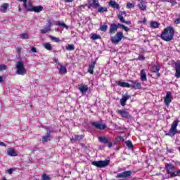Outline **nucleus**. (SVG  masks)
I'll return each instance as SVG.
<instances>
[{"mask_svg": "<svg viewBox=\"0 0 180 180\" xmlns=\"http://www.w3.org/2000/svg\"><path fill=\"white\" fill-rule=\"evenodd\" d=\"M176 16L178 18L174 20V25H180V15L178 14V15H176Z\"/></svg>", "mask_w": 180, "mask_h": 180, "instance_id": "43", "label": "nucleus"}, {"mask_svg": "<svg viewBox=\"0 0 180 180\" xmlns=\"http://www.w3.org/2000/svg\"><path fill=\"white\" fill-rule=\"evenodd\" d=\"M96 60H98V58L92 61L91 63L89 65L87 71L89 72V74H94V70L95 69V65H96Z\"/></svg>", "mask_w": 180, "mask_h": 180, "instance_id": "17", "label": "nucleus"}, {"mask_svg": "<svg viewBox=\"0 0 180 180\" xmlns=\"http://www.w3.org/2000/svg\"><path fill=\"white\" fill-rule=\"evenodd\" d=\"M9 8V4L4 3L3 5L0 6V12L2 13H6V11H8V8Z\"/></svg>", "mask_w": 180, "mask_h": 180, "instance_id": "23", "label": "nucleus"}, {"mask_svg": "<svg viewBox=\"0 0 180 180\" xmlns=\"http://www.w3.org/2000/svg\"><path fill=\"white\" fill-rule=\"evenodd\" d=\"M97 12H98V13H103L105 12H108V8L99 6Z\"/></svg>", "mask_w": 180, "mask_h": 180, "instance_id": "31", "label": "nucleus"}, {"mask_svg": "<svg viewBox=\"0 0 180 180\" xmlns=\"http://www.w3.org/2000/svg\"><path fill=\"white\" fill-rule=\"evenodd\" d=\"M127 9H134V4H133L131 3H127Z\"/></svg>", "mask_w": 180, "mask_h": 180, "instance_id": "45", "label": "nucleus"}, {"mask_svg": "<svg viewBox=\"0 0 180 180\" xmlns=\"http://www.w3.org/2000/svg\"><path fill=\"white\" fill-rule=\"evenodd\" d=\"M51 137V131L49 130L46 132L45 136H42V141L43 143H47L49 141V139Z\"/></svg>", "mask_w": 180, "mask_h": 180, "instance_id": "22", "label": "nucleus"}, {"mask_svg": "<svg viewBox=\"0 0 180 180\" xmlns=\"http://www.w3.org/2000/svg\"><path fill=\"white\" fill-rule=\"evenodd\" d=\"M150 27H152L153 29H158V27H160V22L157 21H151Z\"/></svg>", "mask_w": 180, "mask_h": 180, "instance_id": "29", "label": "nucleus"}, {"mask_svg": "<svg viewBox=\"0 0 180 180\" xmlns=\"http://www.w3.org/2000/svg\"><path fill=\"white\" fill-rule=\"evenodd\" d=\"M166 172L169 176V178H175L176 176H180V169L175 170V166L169 163L165 165Z\"/></svg>", "mask_w": 180, "mask_h": 180, "instance_id": "2", "label": "nucleus"}, {"mask_svg": "<svg viewBox=\"0 0 180 180\" xmlns=\"http://www.w3.org/2000/svg\"><path fill=\"white\" fill-rule=\"evenodd\" d=\"M63 1H65V4H67V3H70V2H74V0H63Z\"/></svg>", "mask_w": 180, "mask_h": 180, "instance_id": "58", "label": "nucleus"}, {"mask_svg": "<svg viewBox=\"0 0 180 180\" xmlns=\"http://www.w3.org/2000/svg\"><path fill=\"white\" fill-rule=\"evenodd\" d=\"M24 8L27 9L28 12H32L31 9H33V4L32 2H28L27 4L25 2L23 4Z\"/></svg>", "mask_w": 180, "mask_h": 180, "instance_id": "26", "label": "nucleus"}, {"mask_svg": "<svg viewBox=\"0 0 180 180\" xmlns=\"http://www.w3.org/2000/svg\"><path fill=\"white\" fill-rule=\"evenodd\" d=\"M101 4H99V0H92V1H89L88 9H91V8H94V9H96L100 6Z\"/></svg>", "mask_w": 180, "mask_h": 180, "instance_id": "11", "label": "nucleus"}, {"mask_svg": "<svg viewBox=\"0 0 180 180\" xmlns=\"http://www.w3.org/2000/svg\"><path fill=\"white\" fill-rule=\"evenodd\" d=\"M98 139L100 143L108 144V148H112L113 143L110 142V138L109 136H99Z\"/></svg>", "mask_w": 180, "mask_h": 180, "instance_id": "7", "label": "nucleus"}, {"mask_svg": "<svg viewBox=\"0 0 180 180\" xmlns=\"http://www.w3.org/2000/svg\"><path fill=\"white\" fill-rule=\"evenodd\" d=\"M160 65H153L152 67V72H160Z\"/></svg>", "mask_w": 180, "mask_h": 180, "instance_id": "36", "label": "nucleus"}, {"mask_svg": "<svg viewBox=\"0 0 180 180\" xmlns=\"http://www.w3.org/2000/svg\"><path fill=\"white\" fill-rule=\"evenodd\" d=\"M16 50H17V53H21L22 52V48H20V47H18L16 49Z\"/></svg>", "mask_w": 180, "mask_h": 180, "instance_id": "55", "label": "nucleus"}, {"mask_svg": "<svg viewBox=\"0 0 180 180\" xmlns=\"http://www.w3.org/2000/svg\"><path fill=\"white\" fill-rule=\"evenodd\" d=\"M137 60H139V61H144V60H146V57L143 55H140L138 56Z\"/></svg>", "mask_w": 180, "mask_h": 180, "instance_id": "48", "label": "nucleus"}, {"mask_svg": "<svg viewBox=\"0 0 180 180\" xmlns=\"http://www.w3.org/2000/svg\"><path fill=\"white\" fill-rule=\"evenodd\" d=\"M138 6L141 11H146L147 9V2L144 1V0H141Z\"/></svg>", "mask_w": 180, "mask_h": 180, "instance_id": "21", "label": "nucleus"}, {"mask_svg": "<svg viewBox=\"0 0 180 180\" xmlns=\"http://www.w3.org/2000/svg\"><path fill=\"white\" fill-rule=\"evenodd\" d=\"M84 137H85V135H75V137H72L70 139V141L72 143L74 144V143H77V141H81V140H84Z\"/></svg>", "mask_w": 180, "mask_h": 180, "instance_id": "16", "label": "nucleus"}, {"mask_svg": "<svg viewBox=\"0 0 180 180\" xmlns=\"http://www.w3.org/2000/svg\"><path fill=\"white\" fill-rule=\"evenodd\" d=\"M176 0H163L162 2H169L170 4H172V6H174V5H176Z\"/></svg>", "mask_w": 180, "mask_h": 180, "instance_id": "44", "label": "nucleus"}, {"mask_svg": "<svg viewBox=\"0 0 180 180\" xmlns=\"http://www.w3.org/2000/svg\"><path fill=\"white\" fill-rule=\"evenodd\" d=\"M7 155H9L10 157H17L18 153L15 151V148H9L7 149Z\"/></svg>", "mask_w": 180, "mask_h": 180, "instance_id": "19", "label": "nucleus"}, {"mask_svg": "<svg viewBox=\"0 0 180 180\" xmlns=\"http://www.w3.org/2000/svg\"><path fill=\"white\" fill-rule=\"evenodd\" d=\"M91 126L98 130H105V129H106V124H102L98 122H91Z\"/></svg>", "mask_w": 180, "mask_h": 180, "instance_id": "10", "label": "nucleus"}, {"mask_svg": "<svg viewBox=\"0 0 180 180\" xmlns=\"http://www.w3.org/2000/svg\"><path fill=\"white\" fill-rule=\"evenodd\" d=\"M49 39H51V40H52L55 43H59V41H61V39H60V38H57L53 36H49Z\"/></svg>", "mask_w": 180, "mask_h": 180, "instance_id": "39", "label": "nucleus"}, {"mask_svg": "<svg viewBox=\"0 0 180 180\" xmlns=\"http://www.w3.org/2000/svg\"><path fill=\"white\" fill-rule=\"evenodd\" d=\"M88 6H89V4H82L80 5L78 8L79 9V11H82V12H84V11H85V8H88Z\"/></svg>", "mask_w": 180, "mask_h": 180, "instance_id": "40", "label": "nucleus"}, {"mask_svg": "<svg viewBox=\"0 0 180 180\" xmlns=\"http://www.w3.org/2000/svg\"><path fill=\"white\" fill-rule=\"evenodd\" d=\"M133 172L131 170L124 171L122 173H119L115 176V178H129V176H131Z\"/></svg>", "mask_w": 180, "mask_h": 180, "instance_id": "9", "label": "nucleus"}, {"mask_svg": "<svg viewBox=\"0 0 180 180\" xmlns=\"http://www.w3.org/2000/svg\"><path fill=\"white\" fill-rule=\"evenodd\" d=\"M3 180H6V178L4 177V178H3Z\"/></svg>", "mask_w": 180, "mask_h": 180, "instance_id": "64", "label": "nucleus"}, {"mask_svg": "<svg viewBox=\"0 0 180 180\" xmlns=\"http://www.w3.org/2000/svg\"><path fill=\"white\" fill-rule=\"evenodd\" d=\"M30 11H32V12H35L36 13H39L43 11V6H34L32 7V9Z\"/></svg>", "mask_w": 180, "mask_h": 180, "instance_id": "27", "label": "nucleus"}, {"mask_svg": "<svg viewBox=\"0 0 180 180\" xmlns=\"http://www.w3.org/2000/svg\"><path fill=\"white\" fill-rule=\"evenodd\" d=\"M0 146H1V147H6V144L5 143L1 142V141H0Z\"/></svg>", "mask_w": 180, "mask_h": 180, "instance_id": "56", "label": "nucleus"}, {"mask_svg": "<svg viewBox=\"0 0 180 180\" xmlns=\"http://www.w3.org/2000/svg\"><path fill=\"white\" fill-rule=\"evenodd\" d=\"M129 82H131L130 88L131 89H141V83L138 82L137 80H130Z\"/></svg>", "mask_w": 180, "mask_h": 180, "instance_id": "12", "label": "nucleus"}, {"mask_svg": "<svg viewBox=\"0 0 180 180\" xmlns=\"http://www.w3.org/2000/svg\"><path fill=\"white\" fill-rule=\"evenodd\" d=\"M18 11L22 12V8L20 7V6H18Z\"/></svg>", "mask_w": 180, "mask_h": 180, "instance_id": "62", "label": "nucleus"}, {"mask_svg": "<svg viewBox=\"0 0 180 180\" xmlns=\"http://www.w3.org/2000/svg\"><path fill=\"white\" fill-rule=\"evenodd\" d=\"M59 73L61 75H63V74H67V67L64 65H60V68L59 69Z\"/></svg>", "mask_w": 180, "mask_h": 180, "instance_id": "30", "label": "nucleus"}, {"mask_svg": "<svg viewBox=\"0 0 180 180\" xmlns=\"http://www.w3.org/2000/svg\"><path fill=\"white\" fill-rule=\"evenodd\" d=\"M20 37L22 39H29V34H27V33L21 34Z\"/></svg>", "mask_w": 180, "mask_h": 180, "instance_id": "47", "label": "nucleus"}, {"mask_svg": "<svg viewBox=\"0 0 180 180\" xmlns=\"http://www.w3.org/2000/svg\"><path fill=\"white\" fill-rule=\"evenodd\" d=\"M117 18L120 20V22H121V23H124L126 20H124V18L123 17V15H117Z\"/></svg>", "mask_w": 180, "mask_h": 180, "instance_id": "46", "label": "nucleus"}, {"mask_svg": "<svg viewBox=\"0 0 180 180\" xmlns=\"http://www.w3.org/2000/svg\"><path fill=\"white\" fill-rule=\"evenodd\" d=\"M31 51L32 53H37V49H36V47H32Z\"/></svg>", "mask_w": 180, "mask_h": 180, "instance_id": "53", "label": "nucleus"}, {"mask_svg": "<svg viewBox=\"0 0 180 180\" xmlns=\"http://www.w3.org/2000/svg\"><path fill=\"white\" fill-rule=\"evenodd\" d=\"M99 30L101 32H107L108 31V25L106 24V22H105L103 25H100V28Z\"/></svg>", "mask_w": 180, "mask_h": 180, "instance_id": "34", "label": "nucleus"}, {"mask_svg": "<svg viewBox=\"0 0 180 180\" xmlns=\"http://www.w3.org/2000/svg\"><path fill=\"white\" fill-rule=\"evenodd\" d=\"M155 74H157L158 78H160V77L161 76V74L160 73V72H155Z\"/></svg>", "mask_w": 180, "mask_h": 180, "instance_id": "60", "label": "nucleus"}, {"mask_svg": "<svg viewBox=\"0 0 180 180\" xmlns=\"http://www.w3.org/2000/svg\"><path fill=\"white\" fill-rule=\"evenodd\" d=\"M109 164H110V160H109L93 161L91 162V165H94V167H97V168H105Z\"/></svg>", "mask_w": 180, "mask_h": 180, "instance_id": "6", "label": "nucleus"}, {"mask_svg": "<svg viewBox=\"0 0 180 180\" xmlns=\"http://www.w3.org/2000/svg\"><path fill=\"white\" fill-rule=\"evenodd\" d=\"M141 80L143 82L147 81V74L146 73L145 70H141Z\"/></svg>", "mask_w": 180, "mask_h": 180, "instance_id": "28", "label": "nucleus"}, {"mask_svg": "<svg viewBox=\"0 0 180 180\" xmlns=\"http://www.w3.org/2000/svg\"><path fill=\"white\" fill-rule=\"evenodd\" d=\"M118 15L123 16V15H126V11H121Z\"/></svg>", "mask_w": 180, "mask_h": 180, "instance_id": "57", "label": "nucleus"}, {"mask_svg": "<svg viewBox=\"0 0 180 180\" xmlns=\"http://www.w3.org/2000/svg\"><path fill=\"white\" fill-rule=\"evenodd\" d=\"M147 22V18H144L142 21H139V23H143V25H146Z\"/></svg>", "mask_w": 180, "mask_h": 180, "instance_id": "51", "label": "nucleus"}, {"mask_svg": "<svg viewBox=\"0 0 180 180\" xmlns=\"http://www.w3.org/2000/svg\"><path fill=\"white\" fill-rule=\"evenodd\" d=\"M117 32V25H116V23H112L110 25V34H115Z\"/></svg>", "mask_w": 180, "mask_h": 180, "instance_id": "18", "label": "nucleus"}, {"mask_svg": "<svg viewBox=\"0 0 180 180\" xmlns=\"http://www.w3.org/2000/svg\"><path fill=\"white\" fill-rule=\"evenodd\" d=\"M66 50H68V51H72L75 50V46H74V44H69L68 46H66Z\"/></svg>", "mask_w": 180, "mask_h": 180, "instance_id": "41", "label": "nucleus"}, {"mask_svg": "<svg viewBox=\"0 0 180 180\" xmlns=\"http://www.w3.org/2000/svg\"><path fill=\"white\" fill-rule=\"evenodd\" d=\"M49 25L44 27V29L41 30L40 32L42 34H46V33H49V32H51V26H53V22L49 20L48 21Z\"/></svg>", "mask_w": 180, "mask_h": 180, "instance_id": "13", "label": "nucleus"}, {"mask_svg": "<svg viewBox=\"0 0 180 180\" xmlns=\"http://www.w3.org/2000/svg\"><path fill=\"white\" fill-rule=\"evenodd\" d=\"M172 101V94L171 91H167L165 98V105L169 106V103Z\"/></svg>", "mask_w": 180, "mask_h": 180, "instance_id": "14", "label": "nucleus"}, {"mask_svg": "<svg viewBox=\"0 0 180 180\" xmlns=\"http://www.w3.org/2000/svg\"><path fill=\"white\" fill-rule=\"evenodd\" d=\"M178 123H179V120H174L171 125V128L169 132L165 131V136H169V137H174L175 134H178V129H176V127H178Z\"/></svg>", "mask_w": 180, "mask_h": 180, "instance_id": "3", "label": "nucleus"}, {"mask_svg": "<svg viewBox=\"0 0 180 180\" xmlns=\"http://www.w3.org/2000/svg\"><path fill=\"white\" fill-rule=\"evenodd\" d=\"M117 84L122 88H130V84L125 82L118 81L117 82Z\"/></svg>", "mask_w": 180, "mask_h": 180, "instance_id": "24", "label": "nucleus"}, {"mask_svg": "<svg viewBox=\"0 0 180 180\" xmlns=\"http://www.w3.org/2000/svg\"><path fill=\"white\" fill-rule=\"evenodd\" d=\"M131 98V96L130 95L127 94V93L125 94L120 100L121 106H126V102H127V101H129V99Z\"/></svg>", "mask_w": 180, "mask_h": 180, "instance_id": "15", "label": "nucleus"}, {"mask_svg": "<svg viewBox=\"0 0 180 180\" xmlns=\"http://www.w3.org/2000/svg\"><path fill=\"white\" fill-rule=\"evenodd\" d=\"M109 6H111V8H113L114 9H120V6H119V4H117L115 1H110L109 2Z\"/></svg>", "mask_w": 180, "mask_h": 180, "instance_id": "25", "label": "nucleus"}, {"mask_svg": "<svg viewBox=\"0 0 180 180\" xmlns=\"http://www.w3.org/2000/svg\"><path fill=\"white\" fill-rule=\"evenodd\" d=\"M126 146L128 147V148L134 149V146H133V143H131V141H125Z\"/></svg>", "mask_w": 180, "mask_h": 180, "instance_id": "38", "label": "nucleus"}, {"mask_svg": "<svg viewBox=\"0 0 180 180\" xmlns=\"http://www.w3.org/2000/svg\"><path fill=\"white\" fill-rule=\"evenodd\" d=\"M42 180H51L50 176L47 175L46 173H44L41 176Z\"/></svg>", "mask_w": 180, "mask_h": 180, "instance_id": "42", "label": "nucleus"}, {"mask_svg": "<svg viewBox=\"0 0 180 180\" xmlns=\"http://www.w3.org/2000/svg\"><path fill=\"white\" fill-rule=\"evenodd\" d=\"M122 29H123V30H124L125 32H130V28H129V27H127V26H125V25H124V26L122 27Z\"/></svg>", "mask_w": 180, "mask_h": 180, "instance_id": "50", "label": "nucleus"}, {"mask_svg": "<svg viewBox=\"0 0 180 180\" xmlns=\"http://www.w3.org/2000/svg\"><path fill=\"white\" fill-rule=\"evenodd\" d=\"M56 25H57L58 26H62L63 27H65V29H67V30H68V28H69L68 25H66V24L64 23V22H62V21H57V22H56Z\"/></svg>", "mask_w": 180, "mask_h": 180, "instance_id": "35", "label": "nucleus"}, {"mask_svg": "<svg viewBox=\"0 0 180 180\" xmlns=\"http://www.w3.org/2000/svg\"><path fill=\"white\" fill-rule=\"evenodd\" d=\"M175 34V30L172 27H167L161 33L160 37L164 41H171L174 40V35Z\"/></svg>", "mask_w": 180, "mask_h": 180, "instance_id": "1", "label": "nucleus"}, {"mask_svg": "<svg viewBox=\"0 0 180 180\" xmlns=\"http://www.w3.org/2000/svg\"><path fill=\"white\" fill-rule=\"evenodd\" d=\"M175 77L176 78H180V63H175Z\"/></svg>", "mask_w": 180, "mask_h": 180, "instance_id": "20", "label": "nucleus"}, {"mask_svg": "<svg viewBox=\"0 0 180 180\" xmlns=\"http://www.w3.org/2000/svg\"><path fill=\"white\" fill-rule=\"evenodd\" d=\"M116 26H117V29H119V27H122L123 29V26H124V25L117 23V24H116Z\"/></svg>", "mask_w": 180, "mask_h": 180, "instance_id": "52", "label": "nucleus"}, {"mask_svg": "<svg viewBox=\"0 0 180 180\" xmlns=\"http://www.w3.org/2000/svg\"><path fill=\"white\" fill-rule=\"evenodd\" d=\"M8 173L10 174V175H12V174H13V169H9Z\"/></svg>", "mask_w": 180, "mask_h": 180, "instance_id": "54", "label": "nucleus"}, {"mask_svg": "<svg viewBox=\"0 0 180 180\" xmlns=\"http://www.w3.org/2000/svg\"><path fill=\"white\" fill-rule=\"evenodd\" d=\"M91 40H98L99 39H101V37L98 34H91Z\"/></svg>", "mask_w": 180, "mask_h": 180, "instance_id": "37", "label": "nucleus"}, {"mask_svg": "<svg viewBox=\"0 0 180 180\" xmlns=\"http://www.w3.org/2000/svg\"><path fill=\"white\" fill-rule=\"evenodd\" d=\"M79 90L80 91V92H82V94H85L88 92V86H81L80 87H79Z\"/></svg>", "mask_w": 180, "mask_h": 180, "instance_id": "32", "label": "nucleus"}, {"mask_svg": "<svg viewBox=\"0 0 180 180\" xmlns=\"http://www.w3.org/2000/svg\"><path fill=\"white\" fill-rule=\"evenodd\" d=\"M20 2H24V4L25 3H26V2H27V0H19Z\"/></svg>", "mask_w": 180, "mask_h": 180, "instance_id": "63", "label": "nucleus"}, {"mask_svg": "<svg viewBox=\"0 0 180 180\" xmlns=\"http://www.w3.org/2000/svg\"><path fill=\"white\" fill-rule=\"evenodd\" d=\"M117 113H118V115H120L122 117H124V119H130V117H131V115H130V113L129 112V111H127V109L118 110L117 111Z\"/></svg>", "mask_w": 180, "mask_h": 180, "instance_id": "8", "label": "nucleus"}, {"mask_svg": "<svg viewBox=\"0 0 180 180\" xmlns=\"http://www.w3.org/2000/svg\"><path fill=\"white\" fill-rule=\"evenodd\" d=\"M1 82H4V77L0 75V84H1Z\"/></svg>", "mask_w": 180, "mask_h": 180, "instance_id": "61", "label": "nucleus"}, {"mask_svg": "<svg viewBox=\"0 0 180 180\" xmlns=\"http://www.w3.org/2000/svg\"><path fill=\"white\" fill-rule=\"evenodd\" d=\"M43 46L46 50H48L49 51H51L53 50V46H51V44L50 43H45L43 44Z\"/></svg>", "mask_w": 180, "mask_h": 180, "instance_id": "33", "label": "nucleus"}, {"mask_svg": "<svg viewBox=\"0 0 180 180\" xmlns=\"http://www.w3.org/2000/svg\"><path fill=\"white\" fill-rule=\"evenodd\" d=\"M5 70H6V65H0V72L1 71H4Z\"/></svg>", "mask_w": 180, "mask_h": 180, "instance_id": "49", "label": "nucleus"}, {"mask_svg": "<svg viewBox=\"0 0 180 180\" xmlns=\"http://www.w3.org/2000/svg\"><path fill=\"white\" fill-rule=\"evenodd\" d=\"M27 70L25 68V65H23V62L18 61L16 63V74L18 75H25L26 74Z\"/></svg>", "mask_w": 180, "mask_h": 180, "instance_id": "5", "label": "nucleus"}, {"mask_svg": "<svg viewBox=\"0 0 180 180\" xmlns=\"http://www.w3.org/2000/svg\"><path fill=\"white\" fill-rule=\"evenodd\" d=\"M124 38V35H123V32L120 31L116 33L114 37H112L110 40L112 44H119L120 41H122V39Z\"/></svg>", "mask_w": 180, "mask_h": 180, "instance_id": "4", "label": "nucleus"}, {"mask_svg": "<svg viewBox=\"0 0 180 180\" xmlns=\"http://www.w3.org/2000/svg\"><path fill=\"white\" fill-rule=\"evenodd\" d=\"M125 25H131V21H126L124 22Z\"/></svg>", "mask_w": 180, "mask_h": 180, "instance_id": "59", "label": "nucleus"}]
</instances>
